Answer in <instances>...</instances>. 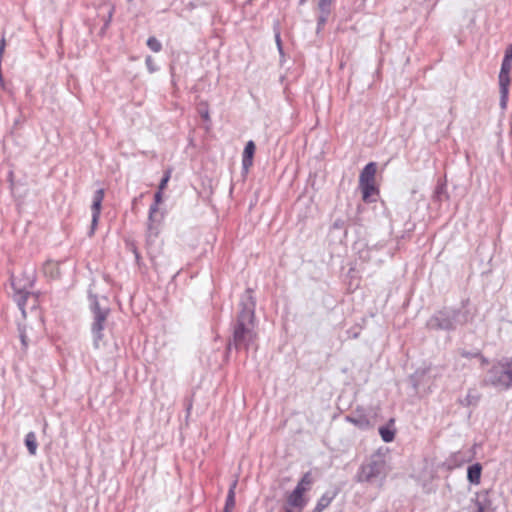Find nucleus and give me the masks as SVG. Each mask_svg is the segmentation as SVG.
<instances>
[{
	"instance_id": "nucleus-28",
	"label": "nucleus",
	"mask_w": 512,
	"mask_h": 512,
	"mask_svg": "<svg viewBox=\"0 0 512 512\" xmlns=\"http://www.w3.org/2000/svg\"><path fill=\"white\" fill-rule=\"evenodd\" d=\"M503 59L512 61V44L507 47Z\"/></svg>"
},
{
	"instance_id": "nucleus-23",
	"label": "nucleus",
	"mask_w": 512,
	"mask_h": 512,
	"mask_svg": "<svg viewBox=\"0 0 512 512\" xmlns=\"http://www.w3.org/2000/svg\"><path fill=\"white\" fill-rule=\"evenodd\" d=\"M500 93V107L506 109L508 104L509 91H499Z\"/></svg>"
},
{
	"instance_id": "nucleus-1",
	"label": "nucleus",
	"mask_w": 512,
	"mask_h": 512,
	"mask_svg": "<svg viewBox=\"0 0 512 512\" xmlns=\"http://www.w3.org/2000/svg\"><path fill=\"white\" fill-rule=\"evenodd\" d=\"M241 310L239 312L237 323L233 333V343L236 347H249L256 339L254 310L255 300L252 290L245 291L240 302Z\"/></svg>"
},
{
	"instance_id": "nucleus-7",
	"label": "nucleus",
	"mask_w": 512,
	"mask_h": 512,
	"mask_svg": "<svg viewBox=\"0 0 512 512\" xmlns=\"http://www.w3.org/2000/svg\"><path fill=\"white\" fill-rule=\"evenodd\" d=\"M104 199V189L100 188L96 190L93 196V202L91 206L92 210V221H91V228L89 231V236H92L95 232L96 226L99 221L100 212H101V206L102 201Z\"/></svg>"
},
{
	"instance_id": "nucleus-18",
	"label": "nucleus",
	"mask_w": 512,
	"mask_h": 512,
	"mask_svg": "<svg viewBox=\"0 0 512 512\" xmlns=\"http://www.w3.org/2000/svg\"><path fill=\"white\" fill-rule=\"evenodd\" d=\"M498 79H499V91H509L510 73L500 72Z\"/></svg>"
},
{
	"instance_id": "nucleus-30",
	"label": "nucleus",
	"mask_w": 512,
	"mask_h": 512,
	"mask_svg": "<svg viewBox=\"0 0 512 512\" xmlns=\"http://www.w3.org/2000/svg\"><path fill=\"white\" fill-rule=\"evenodd\" d=\"M5 46H6V41H5V38L2 37L1 40H0V58L3 57Z\"/></svg>"
},
{
	"instance_id": "nucleus-20",
	"label": "nucleus",
	"mask_w": 512,
	"mask_h": 512,
	"mask_svg": "<svg viewBox=\"0 0 512 512\" xmlns=\"http://www.w3.org/2000/svg\"><path fill=\"white\" fill-rule=\"evenodd\" d=\"M44 273L46 275H50L51 277L58 276V265L54 262H47L44 266Z\"/></svg>"
},
{
	"instance_id": "nucleus-10",
	"label": "nucleus",
	"mask_w": 512,
	"mask_h": 512,
	"mask_svg": "<svg viewBox=\"0 0 512 512\" xmlns=\"http://www.w3.org/2000/svg\"><path fill=\"white\" fill-rule=\"evenodd\" d=\"M162 220V216L158 214H150L148 215V225H147V236L148 238L157 237L159 233V225Z\"/></svg>"
},
{
	"instance_id": "nucleus-2",
	"label": "nucleus",
	"mask_w": 512,
	"mask_h": 512,
	"mask_svg": "<svg viewBox=\"0 0 512 512\" xmlns=\"http://www.w3.org/2000/svg\"><path fill=\"white\" fill-rule=\"evenodd\" d=\"M483 385L498 390H507L512 386V357H504L495 362L488 370Z\"/></svg>"
},
{
	"instance_id": "nucleus-25",
	"label": "nucleus",
	"mask_w": 512,
	"mask_h": 512,
	"mask_svg": "<svg viewBox=\"0 0 512 512\" xmlns=\"http://www.w3.org/2000/svg\"><path fill=\"white\" fill-rule=\"evenodd\" d=\"M318 7L322 12H327L330 6L331 0H316Z\"/></svg>"
},
{
	"instance_id": "nucleus-24",
	"label": "nucleus",
	"mask_w": 512,
	"mask_h": 512,
	"mask_svg": "<svg viewBox=\"0 0 512 512\" xmlns=\"http://www.w3.org/2000/svg\"><path fill=\"white\" fill-rule=\"evenodd\" d=\"M512 68V61L503 59L500 72L510 73Z\"/></svg>"
},
{
	"instance_id": "nucleus-4",
	"label": "nucleus",
	"mask_w": 512,
	"mask_h": 512,
	"mask_svg": "<svg viewBox=\"0 0 512 512\" xmlns=\"http://www.w3.org/2000/svg\"><path fill=\"white\" fill-rule=\"evenodd\" d=\"M466 320H460V312L457 310H442L433 315L427 322V326L434 330H453L457 324H464Z\"/></svg>"
},
{
	"instance_id": "nucleus-11",
	"label": "nucleus",
	"mask_w": 512,
	"mask_h": 512,
	"mask_svg": "<svg viewBox=\"0 0 512 512\" xmlns=\"http://www.w3.org/2000/svg\"><path fill=\"white\" fill-rule=\"evenodd\" d=\"M255 148V144L252 140L246 143L242 159L243 168L246 170H248L252 166Z\"/></svg>"
},
{
	"instance_id": "nucleus-13",
	"label": "nucleus",
	"mask_w": 512,
	"mask_h": 512,
	"mask_svg": "<svg viewBox=\"0 0 512 512\" xmlns=\"http://www.w3.org/2000/svg\"><path fill=\"white\" fill-rule=\"evenodd\" d=\"M482 467L479 463H475L468 467L467 478L472 484H479L481 479Z\"/></svg>"
},
{
	"instance_id": "nucleus-16",
	"label": "nucleus",
	"mask_w": 512,
	"mask_h": 512,
	"mask_svg": "<svg viewBox=\"0 0 512 512\" xmlns=\"http://www.w3.org/2000/svg\"><path fill=\"white\" fill-rule=\"evenodd\" d=\"M359 186L362 191V198L364 201H368L369 197L376 191L375 183H361Z\"/></svg>"
},
{
	"instance_id": "nucleus-27",
	"label": "nucleus",
	"mask_w": 512,
	"mask_h": 512,
	"mask_svg": "<svg viewBox=\"0 0 512 512\" xmlns=\"http://www.w3.org/2000/svg\"><path fill=\"white\" fill-rule=\"evenodd\" d=\"M460 355L464 358H473V357H478L479 356V352H475V353H472V352H468V351H461L460 352Z\"/></svg>"
},
{
	"instance_id": "nucleus-26",
	"label": "nucleus",
	"mask_w": 512,
	"mask_h": 512,
	"mask_svg": "<svg viewBox=\"0 0 512 512\" xmlns=\"http://www.w3.org/2000/svg\"><path fill=\"white\" fill-rule=\"evenodd\" d=\"M170 179V172H167L159 184V190H163Z\"/></svg>"
},
{
	"instance_id": "nucleus-5",
	"label": "nucleus",
	"mask_w": 512,
	"mask_h": 512,
	"mask_svg": "<svg viewBox=\"0 0 512 512\" xmlns=\"http://www.w3.org/2000/svg\"><path fill=\"white\" fill-rule=\"evenodd\" d=\"M91 310L94 316V321L92 324L94 346L98 348L99 342L103 338L102 331L104 329V324L106 322L110 310L108 307H101L99 301L96 298H94L92 301Z\"/></svg>"
},
{
	"instance_id": "nucleus-3",
	"label": "nucleus",
	"mask_w": 512,
	"mask_h": 512,
	"mask_svg": "<svg viewBox=\"0 0 512 512\" xmlns=\"http://www.w3.org/2000/svg\"><path fill=\"white\" fill-rule=\"evenodd\" d=\"M313 477L311 472H306L297 483L296 487L286 495L284 505L285 512H302L308 503L306 493L311 489Z\"/></svg>"
},
{
	"instance_id": "nucleus-9",
	"label": "nucleus",
	"mask_w": 512,
	"mask_h": 512,
	"mask_svg": "<svg viewBox=\"0 0 512 512\" xmlns=\"http://www.w3.org/2000/svg\"><path fill=\"white\" fill-rule=\"evenodd\" d=\"M376 164L374 162L368 163L360 173L359 184L361 183H375Z\"/></svg>"
},
{
	"instance_id": "nucleus-22",
	"label": "nucleus",
	"mask_w": 512,
	"mask_h": 512,
	"mask_svg": "<svg viewBox=\"0 0 512 512\" xmlns=\"http://www.w3.org/2000/svg\"><path fill=\"white\" fill-rule=\"evenodd\" d=\"M147 46L153 51V52H159L162 49V44L160 41L155 37H149L147 40Z\"/></svg>"
},
{
	"instance_id": "nucleus-8",
	"label": "nucleus",
	"mask_w": 512,
	"mask_h": 512,
	"mask_svg": "<svg viewBox=\"0 0 512 512\" xmlns=\"http://www.w3.org/2000/svg\"><path fill=\"white\" fill-rule=\"evenodd\" d=\"M12 286L15 290V301L17 302V305L19 309L22 312V315L25 317V305L29 298H32L33 300V307L36 306L37 297L33 294H31L29 291H27L25 288L21 289L18 287V284L15 280L12 281Z\"/></svg>"
},
{
	"instance_id": "nucleus-14",
	"label": "nucleus",
	"mask_w": 512,
	"mask_h": 512,
	"mask_svg": "<svg viewBox=\"0 0 512 512\" xmlns=\"http://www.w3.org/2000/svg\"><path fill=\"white\" fill-rule=\"evenodd\" d=\"M25 445H26L30 455L36 454L38 444H37V439H36V435L34 432L27 433V435L25 437Z\"/></svg>"
},
{
	"instance_id": "nucleus-12",
	"label": "nucleus",
	"mask_w": 512,
	"mask_h": 512,
	"mask_svg": "<svg viewBox=\"0 0 512 512\" xmlns=\"http://www.w3.org/2000/svg\"><path fill=\"white\" fill-rule=\"evenodd\" d=\"M337 492H326L324 493L320 499L317 501V504L314 508V512H322L325 508H327L333 499L336 497Z\"/></svg>"
},
{
	"instance_id": "nucleus-29",
	"label": "nucleus",
	"mask_w": 512,
	"mask_h": 512,
	"mask_svg": "<svg viewBox=\"0 0 512 512\" xmlns=\"http://www.w3.org/2000/svg\"><path fill=\"white\" fill-rule=\"evenodd\" d=\"M162 201V190H158L154 195V203L160 204Z\"/></svg>"
},
{
	"instance_id": "nucleus-35",
	"label": "nucleus",
	"mask_w": 512,
	"mask_h": 512,
	"mask_svg": "<svg viewBox=\"0 0 512 512\" xmlns=\"http://www.w3.org/2000/svg\"><path fill=\"white\" fill-rule=\"evenodd\" d=\"M151 61H152L151 57H147V58H146V63H147V65H149V62H151Z\"/></svg>"
},
{
	"instance_id": "nucleus-32",
	"label": "nucleus",
	"mask_w": 512,
	"mask_h": 512,
	"mask_svg": "<svg viewBox=\"0 0 512 512\" xmlns=\"http://www.w3.org/2000/svg\"><path fill=\"white\" fill-rule=\"evenodd\" d=\"M200 115H201V117H202L204 120H206V121H209V120H210L208 110L200 111Z\"/></svg>"
},
{
	"instance_id": "nucleus-34",
	"label": "nucleus",
	"mask_w": 512,
	"mask_h": 512,
	"mask_svg": "<svg viewBox=\"0 0 512 512\" xmlns=\"http://www.w3.org/2000/svg\"><path fill=\"white\" fill-rule=\"evenodd\" d=\"M478 357L480 358V360H481V364H482V365H486V364H488V359H487V358H485L483 355H481V354L479 353V356H478Z\"/></svg>"
},
{
	"instance_id": "nucleus-19",
	"label": "nucleus",
	"mask_w": 512,
	"mask_h": 512,
	"mask_svg": "<svg viewBox=\"0 0 512 512\" xmlns=\"http://www.w3.org/2000/svg\"><path fill=\"white\" fill-rule=\"evenodd\" d=\"M346 420L361 429L368 428L370 425L369 420L364 417L356 418V417H352V416H347Z\"/></svg>"
},
{
	"instance_id": "nucleus-15",
	"label": "nucleus",
	"mask_w": 512,
	"mask_h": 512,
	"mask_svg": "<svg viewBox=\"0 0 512 512\" xmlns=\"http://www.w3.org/2000/svg\"><path fill=\"white\" fill-rule=\"evenodd\" d=\"M236 485H237V481H234L232 483L229 491H228L224 512H231V510L235 506V488H236Z\"/></svg>"
},
{
	"instance_id": "nucleus-33",
	"label": "nucleus",
	"mask_w": 512,
	"mask_h": 512,
	"mask_svg": "<svg viewBox=\"0 0 512 512\" xmlns=\"http://www.w3.org/2000/svg\"><path fill=\"white\" fill-rule=\"evenodd\" d=\"M275 39H276V43H277L278 49L281 51L282 47H281V38H280V34L279 33H276Z\"/></svg>"
},
{
	"instance_id": "nucleus-17",
	"label": "nucleus",
	"mask_w": 512,
	"mask_h": 512,
	"mask_svg": "<svg viewBox=\"0 0 512 512\" xmlns=\"http://www.w3.org/2000/svg\"><path fill=\"white\" fill-rule=\"evenodd\" d=\"M379 434L386 443L392 442L395 438V431L388 426H381L379 428Z\"/></svg>"
},
{
	"instance_id": "nucleus-31",
	"label": "nucleus",
	"mask_w": 512,
	"mask_h": 512,
	"mask_svg": "<svg viewBox=\"0 0 512 512\" xmlns=\"http://www.w3.org/2000/svg\"><path fill=\"white\" fill-rule=\"evenodd\" d=\"M158 205L157 203H154L150 206L149 213L150 214H158Z\"/></svg>"
},
{
	"instance_id": "nucleus-21",
	"label": "nucleus",
	"mask_w": 512,
	"mask_h": 512,
	"mask_svg": "<svg viewBox=\"0 0 512 512\" xmlns=\"http://www.w3.org/2000/svg\"><path fill=\"white\" fill-rule=\"evenodd\" d=\"M480 399V395L476 391L470 390L466 395L464 402L466 405H476Z\"/></svg>"
},
{
	"instance_id": "nucleus-6",
	"label": "nucleus",
	"mask_w": 512,
	"mask_h": 512,
	"mask_svg": "<svg viewBox=\"0 0 512 512\" xmlns=\"http://www.w3.org/2000/svg\"><path fill=\"white\" fill-rule=\"evenodd\" d=\"M384 472V462L380 460L370 461L363 464L357 474V481L370 482L380 477Z\"/></svg>"
}]
</instances>
